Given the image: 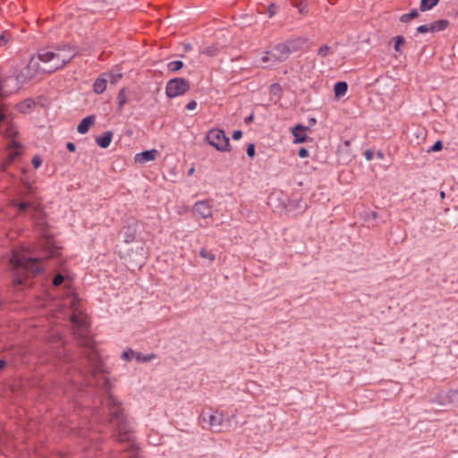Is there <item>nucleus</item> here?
I'll return each instance as SVG.
<instances>
[{
    "instance_id": "nucleus-1",
    "label": "nucleus",
    "mask_w": 458,
    "mask_h": 458,
    "mask_svg": "<svg viewBox=\"0 0 458 458\" xmlns=\"http://www.w3.org/2000/svg\"><path fill=\"white\" fill-rule=\"evenodd\" d=\"M106 404L108 407L109 422L115 427L117 440L128 445L126 452L130 457H136L139 450L133 444L132 432L129 428L121 404L112 395L106 398Z\"/></svg>"
},
{
    "instance_id": "nucleus-2",
    "label": "nucleus",
    "mask_w": 458,
    "mask_h": 458,
    "mask_svg": "<svg viewBox=\"0 0 458 458\" xmlns=\"http://www.w3.org/2000/svg\"><path fill=\"white\" fill-rule=\"evenodd\" d=\"M10 263L14 271L13 284H23L27 279L41 271L38 259L28 258L19 251H13Z\"/></svg>"
},
{
    "instance_id": "nucleus-3",
    "label": "nucleus",
    "mask_w": 458,
    "mask_h": 458,
    "mask_svg": "<svg viewBox=\"0 0 458 458\" xmlns=\"http://www.w3.org/2000/svg\"><path fill=\"white\" fill-rule=\"evenodd\" d=\"M70 320L72 324V332L75 337L81 341V344L90 349V359L99 361L98 352L92 347L91 338L89 336V320L87 316L80 310H73Z\"/></svg>"
},
{
    "instance_id": "nucleus-4",
    "label": "nucleus",
    "mask_w": 458,
    "mask_h": 458,
    "mask_svg": "<svg viewBox=\"0 0 458 458\" xmlns=\"http://www.w3.org/2000/svg\"><path fill=\"white\" fill-rule=\"evenodd\" d=\"M304 44L301 38H289L284 42L276 44L273 51V63H282L288 59L291 54L300 51Z\"/></svg>"
},
{
    "instance_id": "nucleus-5",
    "label": "nucleus",
    "mask_w": 458,
    "mask_h": 458,
    "mask_svg": "<svg viewBox=\"0 0 458 458\" xmlns=\"http://www.w3.org/2000/svg\"><path fill=\"white\" fill-rule=\"evenodd\" d=\"M62 50H67L69 54L61 55L60 53L52 52L49 50L42 49L38 54V58L39 61L44 63H48L50 61L55 60V63L49 72H55L57 70L63 69L67 64H69L73 57L75 56V53L71 50L70 47H65Z\"/></svg>"
},
{
    "instance_id": "nucleus-6",
    "label": "nucleus",
    "mask_w": 458,
    "mask_h": 458,
    "mask_svg": "<svg viewBox=\"0 0 458 458\" xmlns=\"http://www.w3.org/2000/svg\"><path fill=\"white\" fill-rule=\"evenodd\" d=\"M206 140L218 151L229 152L231 150L229 138L225 135V131L222 129H210L206 135Z\"/></svg>"
},
{
    "instance_id": "nucleus-7",
    "label": "nucleus",
    "mask_w": 458,
    "mask_h": 458,
    "mask_svg": "<svg viewBox=\"0 0 458 458\" xmlns=\"http://www.w3.org/2000/svg\"><path fill=\"white\" fill-rule=\"evenodd\" d=\"M190 82L181 77L169 80L165 85V94L169 98L182 96L190 90Z\"/></svg>"
},
{
    "instance_id": "nucleus-8",
    "label": "nucleus",
    "mask_w": 458,
    "mask_h": 458,
    "mask_svg": "<svg viewBox=\"0 0 458 458\" xmlns=\"http://www.w3.org/2000/svg\"><path fill=\"white\" fill-rule=\"evenodd\" d=\"M200 420L203 423V428L207 427L210 429L216 430L224 422V414L219 411H203L200 415Z\"/></svg>"
},
{
    "instance_id": "nucleus-9",
    "label": "nucleus",
    "mask_w": 458,
    "mask_h": 458,
    "mask_svg": "<svg viewBox=\"0 0 458 458\" xmlns=\"http://www.w3.org/2000/svg\"><path fill=\"white\" fill-rule=\"evenodd\" d=\"M195 215L201 218L212 216V205L209 200H201L195 203L193 207Z\"/></svg>"
},
{
    "instance_id": "nucleus-10",
    "label": "nucleus",
    "mask_w": 458,
    "mask_h": 458,
    "mask_svg": "<svg viewBox=\"0 0 458 458\" xmlns=\"http://www.w3.org/2000/svg\"><path fill=\"white\" fill-rule=\"evenodd\" d=\"M8 156L6 162L8 164L13 163L18 157L21 155L22 145L17 142L15 140H12L7 146Z\"/></svg>"
},
{
    "instance_id": "nucleus-11",
    "label": "nucleus",
    "mask_w": 458,
    "mask_h": 458,
    "mask_svg": "<svg viewBox=\"0 0 458 458\" xmlns=\"http://www.w3.org/2000/svg\"><path fill=\"white\" fill-rule=\"evenodd\" d=\"M307 131L308 128L301 124H298L295 127H293L292 129V134L294 138L293 143L298 144L306 142L309 139L307 135Z\"/></svg>"
},
{
    "instance_id": "nucleus-12",
    "label": "nucleus",
    "mask_w": 458,
    "mask_h": 458,
    "mask_svg": "<svg viewBox=\"0 0 458 458\" xmlns=\"http://www.w3.org/2000/svg\"><path fill=\"white\" fill-rule=\"evenodd\" d=\"M157 151L156 149H151L137 154L134 159L136 163H146L148 161L155 160L157 158Z\"/></svg>"
},
{
    "instance_id": "nucleus-13",
    "label": "nucleus",
    "mask_w": 458,
    "mask_h": 458,
    "mask_svg": "<svg viewBox=\"0 0 458 458\" xmlns=\"http://www.w3.org/2000/svg\"><path fill=\"white\" fill-rule=\"evenodd\" d=\"M96 117L95 115H89L83 118L77 127V131L81 134H85L89 131V128L92 127L95 123Z\"/></svg>"
},
{
    "instance_id": "nucleus-14",
    "label": "nucleus",
    "mask_w": 458,
    "mask_h": 458,
    "mask_svg": "<svg viewBox=\"0 0 458 458\" xmlns=\"http://www.w3.org/2000/svg\"><path fill=\"white\" fill-rule=\"evenodd\" d=\"M11 205L13 207L17 208L20 214L24 213L30 208H33L36 209L35 202L31 201H21L19 199H14L11 200Z\"/></svg>"
},
{
    "instance_id": "nucleus-15",
    "label": "nucleus",
    "mask_w": 458,
    "mask_h": 458,
    "mask_svg": "<svg viewBox=\"0 0 458 458\" xmlns=\"http://www.w3.org/2000/svg\"><path fill=\"white\" fill-rule=\"evenodd\" d=\"M113 139V132L110 131H105L101 136L96 139L98 145L102 148L109 147Z\"/></svg>"
},
{
    "instance_id": "nucleus-16",
    "label": "nucleus",
    "mask_w": 458,
    "mask_h": 458,
    "mask_svg": "<svg viewBox=\"0 0 458 458\" xmlns=\"http://www.w3.org/2000/svg\"><path fill=\"white\" fill-rule=\"evenodd\" d=\"M106 74H102L99 78H98L93 83V91L97 94H102L106 89L107 84V80L104 78Z\"/></svg>"
},
{
    "instance_id": "nucleus-17",
    "label": "nucleus",
    "mask_w": 458,
    "mask_h": 458,
    "mask_svg": "<svg viewBox=\"0 0 458 458\" xmlns=\"http://www.w3.org/2000/svg\"><path fill=\"white\" fill-rule=\"evenodd\" d=\"M35 106V102L31 98H27L24 101L17 104L16 108L19 112L27 114L30 112Z\"/></svg>"
},
{
    "instance_id": "nucleus-18",
    "label": "nucleus",
    "mask_w": 458,
    "mask_h": 458,
    "mask_svg": "<svg viewBox=\"0 0 458 458\" xmlns=\"http://www.w3.org/2000/svg\"><path fill=\"white\" fill-rule=\"evenodd\" d=\"M450 22L447 20H438L435 22L430 23V30L431 32H438L445 30L448 26Z\"/></svg>"
},
{
    "instance_id": "nucleus-19",
    "label": "nucleus",
    "mask_w": 458,
    "mask_h": 458,
    "mask_svg": "<svg viewBox=\"0 0 458 458\" xmlns=\"http://www.w3.org/2000/svg\"><path fill=\"white\" fill-rule=\"evenodd\" d=\"M348 85L345 81H339L334 86V92L336 98L344 96L347 92Z\"/></svg>"
},
{
    "instance_id": "nucleus-20",
    "label": "nucleus",
    "mask_w": 458,
    "mask_h": 458,
    "mask_svg": "<svg viewBox=\"0 0 458 458\" xmlns=\"http://www.w3.org/2000/svg\"><path fill=\"white\" fill-rule=\"evenodd\" d=\"M116 101L118 105V109L121 111L123 110V106L127 104L128 98L126 94V89L122 88L116 97Z\"/></svg>"
},
{
    "instance_id": "nucleus-21",
    "label": "nucleus",
    "mask_w": 458,
    "mask_h": 458,
    "mask_svg": "<svg viewBox=\"0 0 458 458\" xmlns=\"http://www.w3.org/2000/svg\"><path fill=\"white\" fill-rule=\"evenodd\" d=\"M440 0H421L420 9L421 12L431 10Z\"/></svg>"
},
{
    "instance_id": "nucleus-22",
    "label": "nucleus",
    "mask_w": 458,
    "mask_h": 458,
    "mask_svg": "<svg viewBox=\"0 0 458 458\" xmlns=\"http://www.w3.org/2000/svg\"><path fill=\"white\" fill-rule=\"evenodd\" d=\"M447 403L458 407V389L449 390L446 394Z\"/></svg>"
},
{
    "instance_id": "nucleus-23",
    "label": "nucleus",
    "mask_w": 458,
    "mask_h": 458,
    "mask_svg": "<svg viewBox=\"0 0 458 458\" xmlns=\"http://www.w3.org/2000/svg\"><path fill=\"white\" fill-rule=\"evenodd\" d=\"M135 357L134 359L138 361V362H148V361H151L153 360L154 359L157 358L156 354L154 353H150V354H148V355H145L141 352H135Z\"/></svg>"
},
{
    "instance_id": "nucleus-24",
    "label": "nucleus",
    "mask_w": 458,
    "mask_h": 458,
    "mask_svg": "<svg viewBox=\"0 0 458 458\" xmlns=\"http://www.w3.org/2000/svg\"><path fill=\"white\" fill-rule=\"evenodd\" d=\"M419 16V13L417 10H411L409 13H404L401 16L400 21L402 22L407 23L410 22L411 20L417 18Z\"/></svg>"
},
{
    "instance_id": "nucleus-25",
    "label": "nucleus",
    "mask_w": 458,
    "mask_h": 458,
    "mask_svg": "<svg viewBox=\"0 0 458 458\" xmlns=\"http://www.w3.org/2000/svg\"><path fill=\"white\" fill-rule=\"evenodd\" d=\"M394 50L397 52V53H402V47L404 45L405 43V39L403 36H397L394 38Z\"/></svg>"
},
{
    "instance_id": "nucleus-26",
    "label": "nucleus",
    "mask_w": 458,
    "mask_h": 458,
    "mask_svg": "<svg viewBox=\"0 0 458 458\" xmlns=\"http://www.w3.org/2000/svg\"><path fill=\"white\" fill-rule=\"evenodd\" d=\"M183 63L182 61H172L168 63L167 69L168 71L174 72L182 68Z\"/></svg>"
},
{
    "instance_id": "nucleus-27",
    "label": "nucleus",
    "mask_w": 458,
    "mask_h": 458,
    "mask_svg": "<svg viewBox=\"0 0 458 458\" xmlns=\"http://www.w3.org/2000/svg\"><path fill=\"white\" fill-rule=\"evenodd\" d=\"M199 256L203 259H208L211 262L216 259V255L205 248L200 250Z\"/></svg>"
},
{
    "instance_id": "nucleus-28",
    "label": "nucleus",
    "mask_w": 458,
    "mask_h": 458,
    "mask_svg": "<svg viewBox=\"0 0 458 458\" xmlns=\"http://www.w3.org/2000/svg\"><path fill=\"white\" fill-rule=\"evenodd\" d=\"M136 232L131 227H127V232L125 233V240L124 242L127 243L132 242L135 239Z\"/></svg>"
},
{
    "instance_id": "nucleus-29",
    "label": "nucleus",
    "mask_w": 458,
    "mask_h": 458,
    "mask_svg": "<svg viewBox=\"0 0 458 458\" xmlns=\"http://www.w3.org/2000/svg\"><path fill=\"white\" fill-rule=\"evenodd\" d=\"M106 75L109 77L112 84H116L123 78V74L121 72H110Z\"/></svg>"
},
{
    "instance_id": "nucleus-30",
    "label": "nucleus",
    "mask_w": 458,
    "mask_h": 458,
    "mask_svg": "<svg viewBox=\"0 0 458 458\" xmlns=\"http://www.w3.org/2000/svg\"><path fill=\"white\" fill-rule=\"evenodd\" d=\"M273 54H275L274 51H272V52H269V51L265 52L263 56L261 57V63L262 64L271 63L272 64H275L273 63Z\"/></svg>"
},
{
    "instance_id": "nucleus-31",
    "label": "nucleus",
    "mask_w": 458,
    "mask_h": 458,
    "mask_svg": "<svg viewBox=\"0 0 458 458\" xmlns=\"http://www.w3.org/2000/svg\"><path fill=\"white\" fill-rule=\"evenodd\" d=\"M202 54L208 56H214L217 54V48L216 47H208L203 49Z\"/></svg>"
},
{
    "instance_id": "nucleus-32",
    "label": "nucleus",
    "mask_w": 458,
    "mask_h": 458,
    "mask_svg": "<svg viewBox=\"0 0 458 458\" xmlns=\"http://www.w3.org/2000/svg\"><path fill=\"white\" fill-rule=\"evenodd\" d=\"M135 352L131 349H128L125 352H123V359L130 361L131 359H134L135 357Z\"/></svg>"
},
{
    "instance_id": "nucleus-33",
    "label": "nucleus",
    "mask_w": 458,
    "mask_h": 458,
    "mask_svg": "<svg viewBox=\"0 0 458 458\" xmlns=\"http://www.w3.org/2000/svg\"><path fill=\"white\" fill-rule=\"evenodd\" d=\"M64 282V276L61 274H57L53 278V285L59 286Z\"/></svg>"
},
{
    "instance_id": "nucleus-34",
    "label": "nucleus",
    "mask_w": 458,
    "mask_h": 458,
    "mask_svg": "<svg viewBox=\"0 0 458 458\" xmlns=\"http://www.w3.org/2000/svg\"><path fill=\"white\" fill-rule=\"evenodd\" d=\"M277 12V6L275 4H270L267 7V14L269 18H272Z\"/></svg>"
},
{
    "instance_id": "nucleus-35",
    "label": "nucleus",
    "mask_w": 458,
    "mask_h": 458,
    "mask_svg": "<svg viewBox=\"0 0 458 458\" xmlns=\"http://www.w3.org/2000/svg\"><path fill=\"white\" fill-rule=\"evenodd\" d=\"M329 47L327 46V45H324L322 47H320L318 48V54L321 56V57H326L328 53H329Z\"/></svg>"
},
{
    "instance_id": "nucleus-36",
    "label": "nucleus",
    "mask_w": 458,
    "mask_h": 458,
    "mask_svg": "<svg viewBox=\"0 0 458 458\" xmlns=\"http://www.w3.org/2000/svg\"><path fill=\"white\" fill-rule=\"evenodd\" d=\"M417 32L420 33V34L431 32L430 24H424V25L419 26L417 28Z\"/></svg>"
},
{
    "instance_id": "nucleus-37",
    "label": "nucleus",
    "mask_w": 458,
    "mask_h": 458,
    "mask_svg": "<svg viewBox=\"0 0 458 458\" xmlns=\"http://www.w3.org/2000/svg\"><path fill=\"white\" fill-rule=\"evenodd\" d=\"M443 148V143L441 140H437V142H435V144L430 148V150L429 151H432V152H437V151H440L441 149Z\"/></svg>"
},
{
    "instance_id": "nucleus-38",
    "label": "nucleus",
    "mask_w": 458,
    "mask_h": 458,
    "mask_svg": "<svg viewBox=\"0 0 458 458\" xmlns=\"http://www.w3.org/2000/svg\"><path fill=\"white\" fill-rule=\"evenodd\" d=\"M31 162H32L34 168H36V169L38 168L42 165V159L40 158L39 156H34Z\"/></svg>"
},
{
    "instance_id": "nucleus-39",
    "label": "nucleus",
    "mask_w": 458,
    "mask_h": 458,
    "mask_svg": "<svg viewBox=\"0 0 458 458\" xmlns=\"http://www.w3.org/2000/svg\"><path fill=\"white\" fill-rule=\"evenodd\" d=\"M7 107L5 106H0V123L6 118Z\"/></svg>"
},
{
    "instance_id": "nucleus-40",
    "label": "nucleus",
    "mask_w": 458,
    "mask_h": 458,
    "mask_svg": "<svg viewBox=\"0 0 458 458\" xmlns=\"http://www.w3.org/2000/svg\"><path fill=\"white\" fill-rule=\"evenodd\" d=\"M247 155L250 157H253L255 155V146L253 144H250L247 148Z\"/></svg>"
},
{
    "instance_id": "nucleus-41",
    "label": "nucleus",
    "mask_w": 458,
    "mask_h": 458,
    "mask_svg": "<svg viewBox=\"0 0 458 458\" xmlns=\"http://www.w3.org/2000/svg\"><path fill=\"white\" fill-rule=\"evenodd\" d=\"M298 156L301 157V158H304V157H309V151L305 148H301L299 152H298Z\"/></svg>"
},
{
    "instance_id": "nucleus-42",
    "label": "nucleus",
    "mask_w": 458,
    "mask_h": 458,
    "mask_svg": "<svg viewBox=\"0 0 458 458\" xmlns=\"http://www.w3.org/2000/svg\"><path fill=\"white\" fill-rule=\"evenodd\" d=\"M196 107H197V102L195 100H191L186 105L187 110H194V109H196Z\"/></svg>"
},
{
    "instance_id": "nucleus-43",
    "label": "nucleus",
    "mask_w": 458,
    "mask_h": 458,
    "mask_svg": "<svg viewBox=\"0 0 458 458\" xmlns=\"http://www.w3.org/2000/svg\"><path fill=\"white\" fill-rule=\"evenodd\" d=\"M242 131H239V130L234 131L232 135L233 139L235 140H240L242 138Z\"/></svg>"
},
{
    "instance_id": "nucleus-44",
    "label": "nucleus",
    "mask_w": 458,
    "mask_h": 458,
    "mask_svg": "<svg viewBox=\"0 0 458 458\" xmlns=\"http://www.w3.org/2000/svg\"><path fill=\"white\" fill-rule=\"evenodd\" d=\"M8 43V38L4 34L0 36V47H4Z\"/></svg>"
},
{
    "instance_id": "nucleus-45",
    "label": "nucleus",
    "mask_w": 458,
    "mask_h": 458,
    "mask_svg": "<svg viewBox=\"0 0 458 458\" xmlns=\"http://www.w3.org/2000/svg\"><path fill=\"white\" fill-rule=\"evenodd\" d=\"M66 148H67V149H68L69 151H71V152H74V151H75V149H76L75 145H74L72 142H68V143L66 144Z\"/></svg>"
},
{
    "instance_id": "nucleus-46",
    "label": "nucleus",
    "mask_w": 458,
    "mask_h": 458,
    "mask_svg": "<svg viewBox=\"0 0 458 458\" xmlns=\"http://www.w3.org/2000/svg\"><path fill=\"white\" fill-rule=\"evenodd\" d=\"M365 157L367 160H371L373 157V153L370 150H367L365 153Z\"/></svg>"
},
{
    "instance_id": "nucleus-47",
    "label": "nucleus",
    "mask_w": 458,
    "mask_h": 458,
    "mask_svg": "<svg viewBox=\"0 0 458 458\" xmlns=\"http://www.w3.org/2000/svg\"><path fill=\"white\" fill-rule=\"evenodd\" d=\"M6 362L4 360H0V370L5 367Z\"/></svg>"
},
{
    "instance_id": "nucleus-48",
    "label": "nucleus",
    "mask_w": 458,
    "mask_h": 458,
    "mask_svg": "<svg viewBox=\"0 0 458 458\" xmlns=\"http://www.w3.org/2000/svg\"><path fill=\"white\" fill-rule=\"evenodd\" d=\"M33 61H34V58L32 57V58L30 59V65H32Z\"/></svg>"
},
{
    "instance_id": "nucleus-49",
    "label": "nucleus",
    "mask_w": 458,
    "mask_h": 458,
    "mask_svg": "<svg viewBox=\"0 0 458 458\" xmlns=\"http://www.w3.org/2000/svg\"><path fill=\"white\" fill-rule=\"evenodd\" d=\"M252 120V116H250L247 121H251Z\"/></svg>"
},
{
    "instance_id": "nucleus-50",
    "label": "nucleus",
    "mask_w": 458,
    "mask_h": 458,
    "mask_svg": "<svg viewBox=\"0 0 458 458\" xmlns=\"http://www.w3.org/2000/svg\"><path fill=\"white\" fill-rule=\"evenodd\" d=\"M98 369V365H95V370H97Z\"/></svg>"
},
{
    "instance_id": "nucleus-51",
    "label": "nucleus",
    "mask_w": 458,
    "mask_h": 458,
    "mask_svg": "<svg viewBox=\"0 0 458 458\" xmlns=\"http://www.w3.org/2000/svg\"><path fill=\"white\" fill-rule=\"evenodd\" d=\"M192 173H193V168H191V169L190 170V174H192Z\"/></svg>"
}]
</instances>
